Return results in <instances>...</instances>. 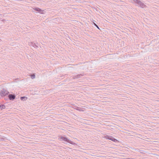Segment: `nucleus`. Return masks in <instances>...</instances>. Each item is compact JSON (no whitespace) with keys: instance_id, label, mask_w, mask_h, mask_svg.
Masks as SVG:
<instances>
[{"instance_id":"nucleus-1","label":"nucleus","mask_w":159,"mask_h":159,"mask_svg":"<svg viewBox=\"0 0 159 159\" xmlns=\"http://www.w3.org/2000/svg\"><path fill=\"white\" fill-rule=\"evenodd\" d=\"M133 2L136 4V5L142 8H144L146 5L139 0H133Z\"/></svg>"},{"instance_id":"nucleus-2","label":"nucleus","mask_w":159,"mask_h":159,"mask_svg":"<svg viewBox=\"0 0 159 159\" xmlns=\"http://www.w3.org/2000/svg\"><path fill=\"white\" fill-rule=\"evenodd\" d=\"M60 140L61 141H64L67 142L68 143L73 145H76V144L75 143H73L72 141L69 140L68 139L64 136H61L60 137Z\"/></svg>"},{"instance_id":"nucleus-3","label":"nucleus","mask_w":159,"mask_h":159,"mask_svg":"<svg viewBox=\"0 0 159 159\" xmlns=\"http://www.w3.org/2000/svg\"><path fill=\"white\" fill-rule=\"evenodd\" d=\"M9 92L5 89H3L0 90V95L2 97L4 96L7 95Z\"/></svg>"},{"instance_id":"nucleus-4","label":"nucleus","mask_w":159,"mask_h":159,"mask_svg":"<svg viewBox=\"0 0 159 159\" xmlns=\"http://www.w3.org/2000/svg\"><path fill=\"white\" fill-rule=\"evenodd\" d=\"M34 10L35 11H38L41 14H43L44 13V11L42 10L39 8H34Z\"/></svg>"},{"instance_id":"nucleus-5","label":"nucleus","mask_w":159,"mask_h":159,"mask_svg":"<svg viewBox=\"0 0 159 159\" xmlns=\"http://www.w3.org/2000/svg\"><path fill=\"white\" fill-rule=\"evenodd\" d=\"M8 98L10 100H12L14 99L15 98V96L12 94H9L8 95Z\"/></svg>"},{"instance_id":"nucleus-6","label":"nucleus","mask_w":159,"mask_h":159,"mask_svg":"<svg viewBox=\"0 0 159 159\" xmlns=\"http://www.w3.org/2000/svg\"><path fill=\"white\" fill-rule=\"evenodd\" d=\"M29 44L30 45L32 46L34 48H36L38 47L36 44L32 42H31Z\"/></svg>"},{"instance_id":"nucleus-7","label":"nucleus","mask_w":159,"mask_h":159,"mask_svg":"<svg viewBox=\"0 0 159 159\" xmlns=\"http://www.w3.org/2000/svg\"><path fill=\"white\" fill-rule=\"evenodd\" d=\"M109 139L111 140L114 142H116L117 141V140L116 139L114 138L111 136H110Z\"/></svg>"},{"instance_id":"nucleus-8","label":"nucleus","mask_w":159,"mask_h":159,"mask_svg":"<svg viewBox=\"0 0 159 159\" xmlns=\"http://www.w3.org/2000/svg\"><path fill=\"white\" fill-rule=\"evenodd\" d=\"M27 99V98L26 97H20V100L23 101L26 100Z\"/></svg>"},{"instance_id":"nucleus-9","label":"nucleus","mask_w":159,"mask_h":159,"mask_svg":"<svg viewBox=\"0 0 159 159\" xmlns=\"http://www.w3.org/2000/svg\"><path fill=\"white\" fill-rule=\"evenodd\" d=\"M75 109L77 110H78L80 111H84V110L82 108H81V107H77L76 108H75Z\"/></svg>"},{"instance_id":"nucleus-10","label":"nucleus","mask_w":159,"mask_h":159,"mask_svg":"<svg viewBox=\"0 0 159 159\" xmlns=\"http://www.w3.org/2000/svg\"><path fill=\"white\" fill-rule=\"evenodd\" d=\"M5 106L3 105H2L0 106V109L1 110L5 109Z\"/></svg>"},{"instance_id":"nucleus-11","label":"nucleus","mask_w":159,"mask_h":159,"mask_svg":"<svg viewBox=\"0 0 159 159\" xmlns=\"http://www.w3.org/2000/svg\"><path fill=\"white\" fill-rule=\"evenodd\" d=\"M35 75L33 74L31 75V77L32 79H34L35 78Z\"/></svg>"},{"instance_id":"nucleus-12","label":"nucleus","mask_w":159,"mask_h":159,"mask_svg":"<svg viewBox=\"0 0 159 159\" xmlns=\"http://www.w3.org/2000/svg\"><path fill=\"white\" fill-rule=\"evenodd\" d=\"M80 75H77L76 76H74L73 78H74V79H75V78H78L80 76Z\"/></svg>"},{"instance_id":"nucleus-13","label":"nucleus","mask_w":159,"mask_h":159,"mask_svg":"<svg viewBox=\"0 0 159 159\" xmlns=\"http://www.w3.org/2000/svg\"><path fill=\"white\" fill-rule=\"evenodd\" d=\"M110 136L107 135H105L104 136V137L107 139H109Z\"/></svg>"},{"instance_id":"nucleus-14","label":"nucleus","mask_w":159,"mask_h":159,"mask_svg":"<svg viewBox=\"0 0 159 159\" xmlns=\"http://www.w3.org/2000/svg\"><path fill=\"white\" fill-rule=\"evenodd\" d=\"M94 25L99 29V28L98 26L95 23H94Z\"/></svg>"}]
</instances>
